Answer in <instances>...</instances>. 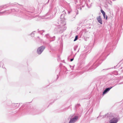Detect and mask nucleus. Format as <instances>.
Returning <instances> with one entry per match:
<instances>
[{"mask_svg": "<svg viewBox=\"0 0 123 123\" xmlns=\"http://www.w3.org/2000/svg\"><path fill=\"white\" fill-rule=\"evenodd\" d=\"M78 38V36L77 35L75 36V38L74 40V41H76L77 39Z\"/></svg>", "mask_w": 123, "mask_h": 123, "instance_id": "obj_6", "label": "nucleus"}, {"mask_svg": "<svg viewBox=\"0 0 123 123\" xmlns=\"http://www.w3.org/2000/svg\"><path fill=\"white\" fill-rule=\"evenodd\" d=\"M101 12L102 13L103 15H105V13L102 10H101Z\"/></svg>", "mask_w": 123, "mask_h": 123, "instance_id": "obj_5", "label": "nucleus"}, {"mask_svg": "<svg viewBox=\"0 0 123 123\" xmlns=\"http://www.w3.org/2000/svg\"><path fill=\"white\" fill-rule=\"evenodd\" d=\"M97 20L101 24H102V21L101 16H99L97 18Z\"/></svg>", "mask_w": 123, "mask_h": 123, "instance_id": "obj_3", "label": "nucleus"}, {"mask_svg": "<svg viewBox=\"0 0 123 123\" xmlns=\"http://www.w3.org/2000/svg\"><path fill=\"white\" fill-rule=\"evenodd\" d=\"M73 60V59H70V61H72Z\"/></svg>", "mask_w": 123, "mask_h": 123, "instance_id": "obj_7", "label": "nucleus"}, {"mask_svg": "<svg viewBox=\"0 0 123 123\" xmlns=\"http://www.w3.org/2000/svg\"><path fill=\"white\" fill-rule=\"evenodd\" d=\"M112 88V87H111L110 88H106L103 92V94H105L107 92L109 91Z\"/></svg>", "mask_w": 123, "mask_h": 123, "instance_id": "obj_4", "label": "nucleus"}, {"mask_svg": "<svg viewBox=\"0 0 123 123\" xmlns=\"http://www.w3.org/2000/svg\"><path fill=\"white\" fill-rule=\"evenodd\" d=\"M105 15H103V16H104V18H105Z\"/></svg>", "mask_w": 123, "mask_h": 123, "instance_id": "obj_8", "label": "nucleus"}, {"mask_svg": "<svg viewBox=\"0 0 123 123\" xmlns=\"http://www.w3.org/2000/svg\"><path fill=\"white\" fill-rule=\"evenodd\" d=\"M107 16H106V20L107 19Z\"/></svg>", "mask_w": 123, "mask_h": 123, "instance_id": "obj_9", "label": "nucleus"}, {"mask_svg": "<svg viewBox=\"0 0 123 123\" xmlns=\"http://www.w3.org/2000/svg\"><path fill=\"white\" fill-rule=\"evenodd\" d=\"M4 12H2L1 13H4Z\"/></svg>", "mask_w": 123, "mask_h": 123, "instance_id": "obj_10", "label": "nucleus"}, {"mask_svg": "<svg viewBox=\"0 0 123 123\" xmlns=\"http://www.w3.org/2000/svg\"><path fill=\"white\" fill-rule=\"evenodd\" d=\"M78 118V117L75 116L73 118L71 119L69 122V123H74L75 122Z\"/></svg>", "mask_w": 123, "mask_h": 123, "instance_id": "obj_2", "label": "nucleus"}, {"mask_svg": "<svg viewBox=\"0 0 123 123\" xmlns=\"http://www.w3.org/2000/svg\"><path fill=\"white\" fill-rule=\"evenodd\" d=\"M45 47L43 46H41L39 47L37 49V52L39 54H40L43 51Z\"/></svg>", "mask_w": 123, "mask_h": 123, "instance_id": "obj_1", "label": "nucleus"}]
</instances>
